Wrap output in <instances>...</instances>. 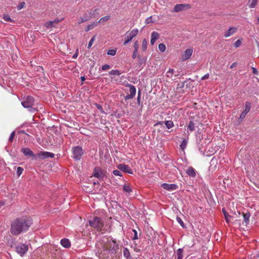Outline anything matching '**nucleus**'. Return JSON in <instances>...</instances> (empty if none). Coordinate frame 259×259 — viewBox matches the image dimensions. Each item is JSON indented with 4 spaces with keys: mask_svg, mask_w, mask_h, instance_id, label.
Returning <instances> with one entry per match:
<instances>
[{
    "mask_svg": "<svg viewBox=\"0 0 259 259\" xmlns=\"http://www.w3.org/2000/svg\"><path fill=\"white\" fill-rule=\"evenodd\" d=\"M110 19V16H106L103 17H102L98 22V23H104L108 21Z\"/></svg>",
    "mask_w": 259,
    "mask_h": 259,
    "instance_id": "c9c22d12",
    "label": "nucleus"
},
{
    "mask_svg": "<svg viewBox=\"0 0 259 259\" xmlns=\"http://www.w3.org/2000/svg\"><path fill=\"white\" fill-rule=\"evenodd\" d=\"M193 50L192 49H187L181 55V60L183 61L188 60L192 55Z\"/></svg>",
    "mask_w": 259,
    "mask_h": 259,
    "instance_id": "1a4fd4ad",
    "label": "nucleus"
},
{
    "mask_svg": "<svg viewBox=\"0 0 259 259\" xmlns=\"http://www.w3.org/2000/svg\"><path fill=\"white\" fill-rule=\"evenodd\" d=\"M110 68V66L108 64L104 65L102 66V70L103 71H105L108 70Z\"/></svg>",
    "mask_w": 259,
    "mask_h": 259,
    "instance_id": "8fccbe9b",
    "label": "nucleus"
},
{
    "mask_svg": "<svg viewBox=\"0 0 259 259\" xmlns=\"http://www.w3.org/2000/svg\"><path fill=\"white\" fill-rule=\"evenodd\" d=\"M134 50L138 51L139 49V44L137 41H135L134 45Z\"/></svg>",
    "mask_w": 259,
    "mask_h": 259,
    "instance_id": "603ef678",
    "label": "nucleus"
},
{
    "mask_svg": "<svg viewBox=\"0 0 259 259\" xmlns=\"http://www.w3.org/2000/svg\"><path fill=\"white\" fill-rule=\"evenodd\" d=\"M34 102V98L31 96H28L26 97L23 98L21 102V104L24 108H30V111H33L35 110L34 108H32Z\"/></svg>",
    "mask_w": 259,
    "mask_h": 259,
    "instance_id": "20e7f679",
    "label": "nucleus"
},
{
    "mask_svg": "<svg viewBox=\"0 0 259 259\" xmlns=\"http://www.w3.org/2000/svg\"><path fill=\"white\" fill-rule=\"evenodd\" d=\"M60 22V21L58 20H55L54 21H49L48 22H47L46 23V26L48 27H52L53 26V23H58Z\"/></svg>",
    "mask_w": 259,
    "mask_h": 259,
    "instance_id": "c85d7f7f",
    "label": "nucleus"
},
{
    "mask_svg": "<svg viewBox=\"0 0 259 259\" xmlns=\"http://www.w3.org/2000/svg\"><path fill=\"white\" fill-rule=\"evenodd\" d=\"M237 65V63L236 62H234L231 66H230V68H233L234 67H235Z\"/></svg>",
    "mask_w": 259,
    "mask_h": 259,
    "instance_id": "bf43d9fd",
    "label": "nucleus"
},
{
    "mask_svg": "<svg viewBox=\"0 0 259 259\" xmlns=\"http://www.w3.org/2000/svg\"><path fill=\"white\" fill-rule=\"evenodd\" d=\"M93 176L98 179H101L103 177L102 173L100 171V170L97 168H95L94 169Z\"/></svg>",
    "mask_w": 259,
    "mask_h": 259,
    "instance_id": "5701e85b",
    "label": "nucleus"
},
{
    "mask_svg": "<svg viewBox=\"0 0 259 259\" xmlns=\"http://www.w3.org/2000/svg\"><path fill=\"white\" fill-rule=\"evenodd\" d=\"M15 136V132L13 131L9 137V141L10 142H12L13 141V139Z\"/></svg>",
    "mask_w": 259,
    "mask_h": 259,
    "instance_id": "de8ad7c7",
    "label": "nucleus"
},
{
    "mask_svg": "<svg viewBox=\"0 0 259 259\" xmlns=\"http://www.w3.org/2000/svg\"><path fill=\"white\" fill-rule=\"evenodd\" d=\"M101 243L103 245L104 250L109 251L112 253H115L118 249V244L115 240L109 239L105 237L102 239Z\"/></svg>",
    "mask_w": 259,
    "mask_h": 259,
    "instance_id": "f03ea898",
    "label": "nucleus"
},
{
    "mask_svg": "<svg viewBox=\"0 0 259 259\" xmlns=\"http://www.w3.org/2000/svg\"><path fill=\"white\" fill-rule=\"evenodd\" d=\"M76 57H77V55H76V54L74 55L73 56V58H75Z\"/></svg>",
    "mask_w": 259,
    "mask_h": 259,
    "instance_id": "0e129e2a",
    "label": "nucleus"
},
{
    "mask_svg": "<svg viewBox=\"0 0 259 259\" xmlns=\"http://www.w3.org/2000/svg\"><path fill=\"white\" fill-rule=\"evenodd\" d=\"M116 49L109 50L107 52V55L114 56L116 54Z\"/></svg>",
    "mask_w": 259,
    "mask_h": 259,
    "instance_id": "f704fd0d",
    "label": "nucleus"
},
{
    "mask_svg": "<svg viewBox=\"0 0 259 259\" xmlns=\"http://www.w3.org/2000/svg\"><path fill=\"white\" fill-rule=\"evenodd\" d=\"M128 87H129L130 94L126 95L124 99L125 100H128L129 99H133L135 96L136 93V89L135 87V86L131 85V84H129Z\"/></svg>",
    "mask_w": 259,
    "mask_h": 259,
    "instance_id": "6e6552de",
    "label": "nucleus"
},
{
    "mask_svg": "<svg viewBox=\"0 0 259 259\" xmlns=\"http://www.w3.org/2000/svg\"><path fill=\"white\" fill-rule=\"evenodd\" d=\"M162 187L167 191H172L178 189V186L175 184H167V183H164L161 185Z\"/></svg>",
    "mask_w": 259,
    "mask_h": 259,
    "instance_id": "9d476101",
    "label": "nucleus"
},
{
    "mask_svg": "<svg viewBox=\"0 0 259 259\" xmlns=\"http://www.w3.org/2000/svg\"><path fill=\"white\" fill-rule=\"evenodd\" d=\"M250 108H251V104L249 102H246L245 108L240 114L239 118L241 119H243L245 117L246 115L249 111Z\"/></svg>",
    "mask_w": 259,
    "mask_h": 259,
    "instance_id": "f8f14e48",
    "label": "nucleus"
},
{
    "mask_svg": "<svg viewBox=\"0 0 259 259\" xmlns=\"http://www.w3.org/2000/svg\"><path fill=\"white\" fill-rule=\"evenodd\" d=\"M209 75L208 73H207V74H206L205 75H204V76H203L201 79V80H205V79H208L209 78Z\"/></svg>",
    "mask_w": 259,
    "mask_h": 259,
    "instance_id": "5fc2aeb1",
    "label": "nucleus"
},
{
    "mask_svg": "<svg viewBox=\"0 0 259 259\" xmlns=\"http://www.w3.org/2000/svg\"><path fill=\"white\" fill-rule=\"evenodd\" d=\"M110 75L119 76L121 74V72L118 70H112L109 72Z\"/></svg>",
    "mask_w": 259,
    "mask_h": 259,
    "instance_id": "7c9ffc66",
    "label": "nucleus"
},
{
    "mask_svg": "<svg viewBox=\"0 0 259 259\" xmlns=\"http://www.w3.org/2000/svg\"><path fill=\"white\" fill-rule=\"evenodd\" d=\"M188 141L186 139H183L180 145V148L182 150H184L186 148Z\"/></svg>",
    "mask_w": 259,
    "mask_h": 259,
    "instance_id": "c756f323",
    "label": "nucleus"
},
{
    "mask_svg": "<svg viewBox=\"0 0 259 259\" xmlns=\"http://www.w3.org/2000/svg\"><path fill=\"white\" fill-rule=\"evenodd\" d=\"M97 25H98L97 22H93L91 24L87 25V26L85 28V31L87 32L91 30H92Z\"/></svg>",
    "mask_w": 259,
    "mask_h": 259,
    "instance_id": "a878e982",
    "label": "nucleus"
},
{
    "mask_svg": "<svg viewBox=\"0 0 259 259\" xmlns=\"http://www.w3.org/2000/svg\"><path fill=\"white\" fill-rule=\"evenodd\" d=\"M25 6V2H22L20 4V5L17 7V9L20 10L21 9L23 8Z\"/></svg>",
    "mask_w": 259,
    "mask_h": 259,
    "instance_id": "3c124183",
    "label": "nucleus"
},
{
    "mask_svg": "<svg viewBox=\"0 0 259 259\" xmlns=\"http://www.w3.org/2000/svg\"><path fill=\"white\" fill-rule=\"evenodd\" d=\"M89 225L98 232H101L104 226V222L102 218L95 216L89 221Z\"/></svg>",
    "mask_w": 259,
    "mask_h": 259,
    "instance_id": "7ed1b4c3",
    "label": "nucleus"
},
{
    "mask_svg": "<svg viewBox=\"0 0 259 259\" xmlns=\"http://www.w3.org/2000/svg\"><path fill=\"white\" fill-rule=\"evenodd\" d=\"M159 34L156 31H153L151 33L150 43L152 45H154L156 40L159 37Z\"/></svg>",
    "mask_w": 259,
    "mask_h": 259,
    "instance_id": "aec40b11",
    "label": "nucleus"
},
{
    "mask_svg": "<svg viewBox=\"0 0 259 259\" xmlns=\"http://www.w3.org/2000/svg\"><path fill=\"white\" fill-rule=\"evenodd\" d=\"M123 190L124 192L130 193V192H132V190L128 184H125L123 187Z\"/></svg>",
    "mask_w": 259,
    "mask_h": 259,
    "instance_id": "cd10ccee",
    "label": "nucleus"
},
{
    "mask_svg": "<svg viewBox=\"0 0 259 259\" xmlns=\"http://www.w3.org/2000/svg\"><path fill=\"white\" fill-rule=\"evenodd\" d=\"M96 107L102 113H105L104 111L103 110V107L101 105L96 104H95Z\"/></svg>",
    "mask_w": 259,
    "mask_h": 259,
    "instance_id": "a18cd8bd",
    "label": "nucleus"
},
{
    "mask_svg": "<svg viewBox=\"0 0 259 259\" xmlns=\"http://www.w3.org/2000/svg\"><path fill=\"white\" fill-rule=\"evenodd\" d=\"M242 215L243 217V222L242 224L245 223V226H247L249 223V218L250 217V213L248 212L246 213L242 212Z\"/></svg>",
    "mask_w": 259,
    "mask_h": 259,
    "instance_id": "a211bd4d",
    "label": "nucleus"
},
{
    "mask_svg": "<svg viewBox=\"0 0 259 259\" xmlns=\"http://www.w3.org/2000/svg\"><path fill=\"white\" fill-rule=\"evenodd\" d=\"M149 19H150V18H148V19H146L147 23H149L150 22Z\"/></svg>",
    "mask_w": 259,
    "mask_h": 259,
    "instance_id": "e2e57ef3",
    "label": "nucleus"
},
{
    "mask_svg": "<svg viewBox=\"0 0 259 259\" xmlns=\"http://www.w3.org/2000/svg\"><path fill=\"white\" fill-rule=\"evenodd\" d=\"M4 19L6 21L13 22L14 21L8 15H5L3 17Z\"/></svg>",
    "mask_w": 259,
    "mask_h": 259,
    "instance_id": "37998d69",
    "label": "nucleus"
},
{
    "mask_svg": "<svg viewBox=\"0 0 259 259\" xmlns=\"http://www.w3.org/2000/svg\"><path fill=\"white\" fill-rule=\"evenodd\" d=\"M81 81H84L85 80L84 76L81 77Z\"/></svg>",
    "mask_w": 259,
    "mask_h": 259,
    "instance_id": "680f3d73",
    "label": "nucleus"
},
{
    "mask_svg": "<svg viewBox=\"0 0 259 259\" xmlns=\"http://www.w3.org/2000/svg\"><path fill=\"white\" fill-rule=\"evenodd\" d=\"M32 224V220L29 217L16 219L11 225L10 232L13 235H18L28 230Z\"/></svg>",
    "mask_w": 259,
    "mask_h": 259,
    "instance_id": "f257e3e1",
    "label": "nucleus"
},
{
    "mask_svg": "<svg viewBox=\"0 0 259 259\" xmlns=\"http://www.w3.org/2000/svg\"><path fill=\"white\" fill-rule=\"evenodd\" d=\"M91 19V17L89 16L88 12L85 13L82 16L80 17V20L78 22V24H80L81 23L88 21Z\"/></svg>",
    "mask_w": 259,
    "mask_h": 259,
    "instance_id": "6ab92c4d",
    "label": "nucleus"
},
{
    "mask_svg": "<svg viewBox=\"0 0 259 259\" xmlns=\"http://www.w3.org/2000/svg\"><path fill=\"white\" fill-rule=\"evenodd\" d=\"M196 124L193 121H190L189 122L187 128L191 132H192L195 130Z\"/></svg>",
    "mask_w": 259,
    "mask_h": 259,
    "instance_id": "b1692460",
    "label": "nucleus"
},
{
    "mask_svg": "<svg viewBox=\"0 0 259 259\" xmlns=\"http://www.w3.org/2000/svg\"><path fill=\"white\" fill-rule=\"evenodd\" d=\"M5 205V203L3 201H0V206H3Z\"/></svg>",
    "mask_w": 259,
    "mask_h": 259,
    "instance_id": "052dcab7",
    "label": "nucleus"
},
{
    "mask_svg": "<svg viewBox=\"0 0 259 259\" xmlns=\"http://www.w3.org/2000/svg\"><path fill=\"white\" fill-rule=\"evenodd\" d=\"M94 185H96V184H97V183L94 182Z\"/></svg>",
    "mask_w": 259,
    "mask_h": 259,
    "instance_id": "69168bd1",
    "label": "nucleus"
},
{
    "mask_svg": "<svg viewBox=\"0 0 259 259\" xmlns=\"http://www.w3.org/2000/svg\"><path fill=\"white\" fill-rule=\"evenodd\" d=\"M100 9L99 8L92 9L90 11L88 12L89 16L91 17V19L93 18H95L96 15L99 14Z\"/></svg>",
    "mask_w": 259,
    "mask_h": 259,
    "instance_id": "f3484780",
    "label": "nucleus"
},
{
    "mask_svg": "<svg viewBox=\"0 0 259 259\" xmlns=\"http://www.w3.org/2000/svg\"><path fill=\"white\" fill-rule=\"evenodd\" d=\"M135 251H138L137 249H135Z\"/></svg>",
    "mask_w": 259,
    "mask_h": 259,
    "instance_id": "774afa93",
    "label": "nucleus"
},
{
    "mask_svg": "<svg viewBox=\"0 0 259 259\" xmlns=\"http://www.w3.org/2000/svg\"><path fill=\"white\" fill-rule=\"evenodd\" d=\"M16 250L21 256H22L27 251L28 246L23 243L19 244L16 246Z\"/></svg>",
    "mask_w": 259,
    "mask_h": 259,
    "instance_id": "0eeeda50",
    "label": "nucleus"
},
{
    "mask_svg": "<svg viewBox=\"0 0 259 259\" xmlns=\"http://www.w3.org/2000/svg\"><path fill=\"white\" fill-rule=\"evenodd\" d=\"M252 73L254 74H258V71L254 67H252Z\"/></svg>",
    "mask_w": 259,
    "mask_h": 259,
    "instance_id": "13d9d810",
    "label": "nucleus"
},
{
    "mask_svg": "<svg viewBox=\"0 0 259 259\" xmlns=\"http://www.w3.org/2000/svg\"><path fill=\"white\" fill-rule=\"evenodd\" d=\"M242 44V41L240 39H238L234 44V47L235 48L239 47Z\"/></svg>",
    "mask_w": 259,
    "mask_h": 259,
    "instance_id": "a19ab883",
    "label": "nucleus"
},
{
    "mask_svg": "<svg viewBox=\"0 0 259 259\" xmlns=\"http://www.w3.org/2000/svg\"><path fill=\"white\" fill-rule=\"evenodd\" d=\"M174 70L172 69H170L167 72H166V75L168 77L172 78V74L174 72Z\"/></svg>",
    "mask_w": 259,
    "mask_h": 259,
    "instance_id": "4c0bfd02",
    "label": "nucleus"
},
{
    "mask_svg": "<svg viewBox=\"0 0 259 259\" xmlns=\"http://www.w3.org/2000/svg\"><path fill=\"white\" fill-rule=\"evenodd\" d=\"M147 41L146 39L144 38L142 41V50L143 51H145L147 49Z\"/></svg>",
    "mask_w": 259,
    "mask_h": 259,
    "instance_id": "473e14b6",
    "label": "nucleus"
},
{
    "mask_svg": "<svg viewBox=\"0 0 259 259\" xmlns=\"http://www.w3.org/2000/svg\"><path fill=\"white\" fill-rule=\"evenodd\" d=\"M61 244L65 248H69L71 246L70 241L68 239L64 238L61 240Z\"/></svg>",
    "mask_w": 259,
    "mask_h": 259,
    "instance_id": "412c9836",
    "label": "nucleus"
},
{
    "mask_svg": "<svg viewBox=\"0 0 259 259\" xmlns=\"http://www.w3.org/2000/svg\"><path fill=\"white\" fill-rule=\"evenodd\" d=\"M186 173L192 177H195L196 176V172L195 169L191 166L189 167L186 170Z\"/></svg>",
    "mask_w": 259,
    "mask_h": 259,
    "instance_id": "4be33fe9",
    "label": "nucleus"
},
{
    "mask_svg": "<svg viewBox=\"0 0 259 259\" xmlns=\"http://www.w3.org/2000/svg\"><path fill=\"white\" fill-rule=\"evenodd\" d=\"M258 23L259 24V17L258 18Z\"/></svg>",
    "mask_w": 259,
    "mask_h": 259,
    "instance_id": "338daca9",
    "label": "nucleus"
},
{
    "mask_svg": "<svg viewBox=\"0 0 259 259\" xmlns=\"http://www.w3.org/2000/svg\"><path fill=\"white\" fill-rule=\"evenodd\" d=\"M237 28L236 27H230L225 33L224 36L227 38L232 35H233L236 32Z\"/></svg>",
    "mask_w": 259,
    "mask_h": 259,
    "instance_id": "2eb2a0df",
    "label": "nucleus"
},
{
    "mask_svg": "<svg viewBox=\"0 0 259 259\" xmlns=\"http://www.w3.org/2000/svg\"><path fill=\"white\" fill-rule=\"evenodd\" d=\"M123 253L124 256L125 257H126V258H127L130 255V252L126 248H124L123 249Z\"/></svg>",
    "mask_w": 259,
    "mask_h": 259,
    "instance_id": "58836bf2",
    "label": "nucleus"
},
{
    "mask_svg": "<svg viewBox=\"0 0 259 259\" xmlns=\"http://www.w3.org/2000/svg\"><path fill=\"white\" fill-rule=\"evenodd\" d=\"M252 255H253V257L255 258H259V252H258L254 253Z\"/></svg>",
    "mask_w": 259,
    "mask_h": 259,
    "instance_id": "4d7b16f0",
    "label": "nucleus"
},
{
    "mask_svg": "<svg viewBox=\"0 0 259 259\" xmlns=\"http://www.w3.org/2000/svg\"><path fill=\"white\" fill-rule=\"evenodd\" d=\"M113 174H114L115 176H120V177H121V176H122L121 172L119 170H113Z\"/></svg>",
    "mask_w": 259,
    "mask_h": 259,
    "instance_id": "09e8293b",
    "label": "nucleus"
},
{
    "mask_svg": "<svg viewBox=\"0 0 259 259\" xmlns=\"http://www.w3.org/2000/svg\"><path fill=\"white\" fill-rule=\"evenodd\" d=\"M21 151L26 156H34L33 152L28 148H23L21 149Z\"/></svg>",
    "mask_w": 259,
    "mask_h": 259,
    "instance_id": "dca6fc26",
    "label": "nucleus"
},
{
    "mask_svg": "<svg viewBox=\"0 0 259 259\" xmlns=\"http://www.w3.org/2000/svg\"><path fill=\"white\" fill-rule=\"evenodd\" d=\"M118 168L124 172L131 174H133L132 169L127 165L124 164H120L118 165Z\"/></svg>",
    "mask_w": 259,
    "mask_h": 259,
    "instance_id": "4468645a",
    "label": "nucleus"
},
{
    "mask_svg": "<svg viewBox=\"0 0 259 259\" xmlns=\"http://www.w3.org/2000/svg\"><path fill=\"white\" fill-rule=\"evenodd\" d=\"M133 231L134 232V236L133 238V240H136V239H138V233L135 230H133Z\"/></svg>",
    "mask_w": 259,
    "mask_h": 259,
    "instance_id": "864d4df0",
    "label": "nucleus"
},
{
    "mask_svg": "<svg viewBox=\"0 0 259 259\" xmlns=\"http://www.w3.org/2000/svg\"><path fill=\"white\" fill-rule=\"evenodd\" d=\"M176 257L177 259H182L183 257V249L179 248L176 252Z\"/></svg>",
    "mask_w": 259,
    "mask_h": 259,
    "instance_id": "bb28decb",
    "label": "nucleus"
},
{
    "mask_svg": "<svg viewBox=\"0 0 259 259\" xmlns=\"http://www.w3.org/2000/svg\"><path fill=\"white\" fill-rule=\"evenodd\" d=\"M38 157L42 159L49 157L53 158L54 157V154L47 151L40 152L38 154Z\"/></svg>",
    "mask_w": 259,
    "mask_h": 259,
    "instance_id": "9b49d317",
    "label": "nucleus"
},
{
    "mask_svg": "<svg viewBox=\"0 0 259 259\" xmlns=\"http://www.w3.org/2000/svg\"><path fill=\"white\" fill-rule=\"evenodd\" d=\"M176 220L183 228L185 227L183 221L179 217H177Z\"/></svg>",
    "mask_w": 259,
    "mask_h": 259,
    "instance_id": "c03bdc74",
    "label": "nucleus"
},
{
    "mask_svg": "<svg viewBox=\"0 0 259 259\" xmlns=\"http://www.w3.org/2000/svg\"><path fill=\"white\" fill-rule=\"evenodd\" d=\"M158 49L161 52H164L166 50L165 45L163 44H160L158 45Z\"/></svg>",
    "mask_w": 259,
    "mask_h": 259,
    "instance_id": "e433bc0d",
    "label": "nucleus"
},
{
    "mask_svg": "<svg viewBox=\"0 0 259 259\" xmlns=\"http://www.w3.org/2000/svg\"><path fill=\"white\" fill-rule=\"evenodd\" d=\"M258 3V0H248L247 5L249 8H254Z\"/></svg>",
    "mask_w": 259,
    "mask_h": 259,
    "instance_id": "393cba45",
    "label": "nucleus"
},
{
    "mask_svg": "<svg viewBox=\"0 0 259 259\" xmlns=\"http://www.w3.org/2000/svg\"><path fill=\"white\" fill-rule=\"evenodd\" d=\"M137 103L139 105L140 104V91L138 92V96L137 97Z\"/></svg>",
    "mask_w": 259,
    "mask_h": 259,
    "instance_id": "6e6d98bb",
    "label": "nucleus"
},
{
    "mask_svg": "<svg viewBox=\"0 0 259 259\" xmlns=\"http://www.w3.org/2000/svg\"><path fill=\"white\" fill-rule=\"evenodd\" d=\"M185 8L190 9L191 6L189 4H177L174 7V11L179 12L183 10Z\"/></svg>",
    "mask_w": 259,
    "mask_h": 259,
    "instance_id": "ddd939ff",
    "label": "nucleus"
},
{
    "mask_svg": "<svg viewBox=\"0 0 259 259\" xmlns=\"http://www.w3.org/2000/svg\"><path fill=\"white\" fill-rule=\"evenodd\" d=\"M23 170V168L21 167H17L16 173L18 177H19L22 174Z\"/></svg>",
    "mask_w": 259,
    "mask_h": 259,
    "instance_id": "ea45409f",
    "label": "nucleus"
},
{
    "mask_svg": "<svg viewBox=\"0 0 259 259\" xmlns=\"http://www.w3.org/2000/svg\"><path fill=\"white\" fill-rule=\"evenodd\" d=\"M165 125L167 128L169 129L174 126V123L171 120H167L165 121Z\"/></svg>",
    "mask_w": 259,
    "mask_h": 259,
    "instance_id": "72a5a7b5",
    "label": "nucleus"
},
{
    "mask_svg": "<svg viewBox=\"0 0 259 259\" xmlns=\"http://www.w3.org/2000/svg\"><path fill=\"white\" fill-rule=\"evenodd\" d=\"M223 213L225 218L226 222L229 223L230 221V219L232 218L231 215L228 214L224 210H223Z\"/></svg>",
    "mask_w": 259,
    "mask_h": 259,
    "instance_id": "2f4dec72",
    "label": "nucleus"
},
{
    "mask_svg": "<svg viewBox=\"0 0 259 259\" xmlns=\"http://www.w3.org/2000/svg\"><path fill=\"white\" fill-rule=\"evenodd\" d=\"M138 51H136V50L134 51L133 54V55H132L133 58L135 59L137 57H138L139 59L141 58V57L139 55H138Z\"/></svg>",
    "mask_w": 259,
    "mask_h": 259,
    "instance_id": "49530a36",
    "label": "nucleus"
},
{
    "mask_svg": "<svg viewBox=\"0 0 259 259\" xmlns=\"http://www.w3.org/2000/svg\"><path fill=\"white\" fill-rule=\"evenodd\" d=\"M95 37L96 36H94L91 39V40H90L89 41V43L88 44V49H90L92 46L93 45V44L94 42V41H95Z\"/></svg>",
    "mask_w": 259,
    "mask_h": 259,
    "instance_id": "79ce46f5",
    "label": "nucleus"
},
{
    "mask_svg": "<svg viewBox=\"0 0 259 259\" xmlns=\"http://www.w3.org/2000/svg\"><path fill=\"white\" fill-rule=\"evenodd\" d=\"M138 32L139 30L137 28L134 29L131 31H127L124 34L125 41L123 42V45H125L131 41L134 37L137 35Z\"/></svg>",
    "mask_w": 259,
    "mask_h": 259,
    "instance_id": "39448f33",
    "label": "nucleus"
},
{
    "mask_svg": "<svg viewBox=\"0 0 259 259\" xmlns=\"http://www.w3.org/2000/svg\"><path fill=\"white\" fill-rule=\"evenodd\" d=\"M73 158L76 160H80L83 154L82 149L81 147L77 146L72 149Z\"/></svg>",
    "mask_w": 259,
    "mask_h": 259,
    "instance_id": "423d86ee",
    "label": "nucleus"
}]
</instances>
